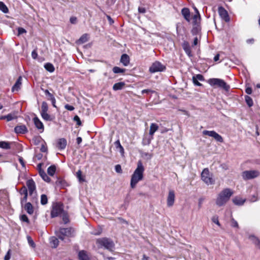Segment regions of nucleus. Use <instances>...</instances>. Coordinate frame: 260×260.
Segmentation results:
<instances>
[{
	"instance_id": "nucleus-1",
	"label": "nucleus",
	"mask_w": 260,
	"mask_h": 260,
	"mask_svg": "<svg viewBox=\"0 0 260 260\" xmlns=\"http://www.w3.org/2000/svg\"><path fill=\"white\" fill-rule=\"evenodd\" d=\"M233 191L229 188H226L220 191L215 200V204L218 207L224 206L230 200L233 194Z\"/></svg>"
},
{
	"instance_id": "nucleus-2",
	"label": "nucleus",
	"mask_w": 260,
	"mask_h": 260,
	"mask_svg": "<svg viewBox=\"0 0 260 260\" xmlns=\"http://www.w3.org/2000/svg\"><path fill=\"white\" fill-rule=\"evenodd\" d=\"M144 167L141 161L137 163V167L132 174L131 179V187L132 188L136 187L137 184L143 178Z\"/></svg>"
},
{
	"instance_id": "nucleus-3",
	"label": "nucleus",
	"mask_w": 260,
	"mask_h": 260,
	"mask_svg": "<svg viewBox=\"0 0 260 260\" xmlns=\"http://www.w3.org/2000/svg\"><path fill=\"white\" fill-rule=\"evenodd\" d=\"M96 244L99 248L104 247L110 251L113 250L114 243L112 240L107 238H99L96 240Z\"/></svg>"
},
{
	"instance_id": "nucleus-4",
	"label": "nucleus",
	"mask_w": 260,
	"mask_h": 260,
	"mask_svg": "<svg viewBox=\"0 0 260 260\" xmlns=\"http://www.w3.org/2000/svg\"><path fill=\"white\" fill-rule=\"evenodd\" d=\"M208 83L211 86L215 87H219L226 91L230 89V86L222 79L219 78H211L208 80Z\"/></svg>"
},
{
	"instance_id": "nucleus-5",
	"label": "nucleus",
	"mask_w": 260,
	"mask_h": 260,
	"mask_svg": "<svg viewBox=\"0 0 260 260\" xmlns=\"http://www.w3.org/2000/svg\"><path fill=\"white\" fill-rule=\"evenodd\" d=\"M74 230L71 228H60L56 232L57 236L61 240H63L65 237H71L74 236Z\"/></svg>"
},
{
	"instance_id": "nucleus-6",
	"label": "nucleus",
	"mask_w": 260,
	"mask_h": 260,
	"mask_svg": "<svg viewBox=\"0 0 260 260\" xmlns=\"http://www.w3.org/2000/svg\"><path fill=\"white\" fill-rule=\"evenodd\" d=\"M259 175V172L255 170L244 171L241 173L242 178L244 180L254 179L258 177Z\"/></svg>"
},
{
	"instance_id": "nucleus-7",
	"label": "nucleus",
	"mask_w": 260,
	"mask_h": 260,
	"mask_svg": "<svg viewBox=\"0 0 260 260\" xmlns=\"http://www.w3.org/2000/svg\"><path fill=\"white\" fill-rule=\"evenodd\" d=\"M202 180L208 185L214 183V180L212 178V175L210 173L208 169H204L201 174Z\"/></svg>"
},
{
	"instance_id": "nucleus-8",
	"label": "nucleus",
	"mask_w": 260,
	"mask_h": 260,
	"mask_svg": "<svg viewBox=\"0 0 260 260\" xmlns=\"http://www.w3.org/2000/svg\"><path fill=\"white\" fill-rule=\"evenodd\" d=\"M166 69L165 66L162 64L159 61H155L149 68V71L151 73H154L157 72H162Z\"/></svg>"
},
{
	"instance_id": "nucleus-9",
	"label": "nucleus",
	"mask_w": 260,
	"mask_h": 260,
	"mask_svg": "<svg viewBox=\"0 0 260 260\" xmlns=\"http://www.w3.org/2000/svg\"><path fill=\"white\" fill-rule=\"evenodd\" d=\"M63 211L62 206L58 204H55L53 205L52 209L51 212V216L52 218L58 216Z\"/></svg>"
},
{
	"instance_id": "nucleus-10",
	"label": "nucleus",
	"mask_w": 260,
	"mask_h": 260,
	"mask_svg": "<svg viewBox=\"0 0 260 260\" xmlns=\"http://www.w3.org/2000/svg\"><path fill=\"white\" fill-rule=\"evenodd\" d=\"M175 192L173 190H170L167 197V204L169 207L173 206L175 202Z\"/></svg>"
},
{
	"instance_id": "nucleus-11",
	"label": "nucleus",
	"mask_w": 260,
	"mask_h": 260,
	"mask_svg": "<svg viewBox=\"0 0 260 260\" xmlns=\"http://www.w3.org/2000/svg\"><path fill=\"white\" fill-rule=\"evenodd\" d=\"M33 122L36 128L39 131V132L41 133L43 132L44 130V125L38 117L35 116L33 118Z\"/></svg>"
},
{
	"instance_id": "nucleus-12",
	"label": "nucleus",
	"mask_w": 260,
	"mask_h": 260,
	"mask_svg": "<svg viewBox=\"0 0 260 260\" xmlns=\"http://www.w3.org/2000/svg\"><path fill=\"white\" fill-rule=\"evenodd\" d=\"M218 13L221 18L225 21L228 22L230 20L228 12L223 7H220L218 8Z\"/></svg>"
},
{
	"instance_id": "nucleus-13",
	"label": "nucleus",
	"mask_w": 260,
	"mask_h": 260,
	"mask_svg": "<svg viewBox=\"0 0 260 260\" xmlns=\"http://www.w3.org/2000/svg\"><path fill=\"white\" fill-rule=\"evenodd\" d=\"M26 185L28 187L30 194H32L36 190V185L35 182L32 179L28 180L26 182Z\"/></svg>"
},
{
	"instance_id": "nucleus-14",
	"label": "nucleus",
	"mask_w": 260,
	"mask_h": 260,
	"mask_svg": "<svg viewBox=\"0 0 260 260\" xmlns=\"http://www.w3.org/2000/svg\"><path fill=\"white\" fill-rule=\"evenodd\" d=\"M15 132L17 134H25L27 132V128L25 125H20L14 128Z\"/></svg>"
},
{
	"instance_id": "nucleus-15",
	"label": "nucleus",
	"mask_w": 260,
	"mask_h": 260,
	"mask_svg": "<svg viewBox=\"0 0 260 260\" xmlns=\"http://www.w3.org/2000/svg\"><path fill=\"white\" fill-rule=\"evenodd\" d=\"M181 14L184 17V19L188 22L190 20V13L189 9L184 8L181 10Z\"/></svg>"
},
{
	"instance_id": "nucleus-16",
	"label": "nucleus",
	"mask_w": 260,
	"mask_h": 260,
	"mask_svg": "<svg viewBox=\"0 0 260 260\" xmlns=\"http://www.w3.org/2000/svg\"><path fill=\"white\" fill-rule=\"evenodd\" d=\"M22 77L20 76L17 80L16 83L13 85L12 88L13 92L17 91L20 89L21 85L22 84Z\"/></svg>"
},
{
	"instance_id": "nucleus-17",
	"label": "nucleus",
	"mask_w": 260,
	"mask_h": 260,
	"mask_svg": "<svg viewBox=\"0 0 260 260\" xmlns=\"http://www.w3.org/2000/svg\"><path fill=\"white\" fill-rule=\"evenodd\" d=\"M67 145V141L64 138L60 139L57 143V147L59 149H64Z\"/></svg>"
},
{
	"instance_id": "nucleus-18",
	"label": "nucleus",
	"mask_w": 260,
	"mask_h": 260,
	"mask_svg": "<svg viewBox=\"0 0 260 260\" xmlns=\"http://www.w3.org/2000/svg\"><path fill=\"white\" fill-rule=\"evenodd\" d=\"M17 118V116L16 113H10L6 116H2L0 117L1 119H7L8 121H11L12 120L15 119Z\"/></svg>"
},
{
	"instance_id": "nucleus-19",
	"label": "nucleus",
	"mask_w": 260,
	"mask_h": 260,
	"mask_svg": "<svg viewBox=\"0 0 260 260\" xmlns=\"http://www.w3.org/2000/svg\"><path fill=\"white\" fill-rule=\"evenodd\" d=\"M78 256L80 260H90L87 252L84 250L80 251L79 252Z\"/></svg>"
},
{
	"instance_id": "nucleus-20",
	"label": "nucleus",
	"mask_w": 260,
	"mask_h": 260,
	"mask_svg": "<svg viewBox=\"0 0 260 260\" xmlns=\"http://www.w3.org/2000/svg\"><path fill=\"white\" fill-rule=\"evenodd\" d=\"M120 61L124 66H127L129 63L128 55L126 54H122L121 57Z\"/></svg>"
},
{
	"instance_id": "nucleus-21",
	"label": "nucleus",
	"mask_w": 260,
	"mask_h": 260,
	"mask_svg": "<svg viewBox=\"0 0 260 260\" xmlns=\"http://www.w3.org/2000/svg\"><path fill=\"white\" fill-rule=\"evenodd\" d=\"M158 129V126L157 124L152 123L150 126L149 135L152 137L154 133Z\"/></svg>"
},
{
	"instance_id": "nucleus-22",
	"label": "nucleus",
	"mask_w": 260,
	"mask_h": 260,
	"mask_svg": "<svg viewBox=\"0 0 260 260\" xmlns=\"http://www.w3.org/2000/svg\"><path fill=\"white\" fill-rule=\"evenodd\" d=\"M114 144H115V146L116 149L119 150L121 155L122 156H123L124 153V150L123 147L122 146V145H121V144L120 143V141L119 140H117L114 143Z\"/></svg>"
},
{
	"instance_id": "nucleus-23",
	"label": "nucleus",
	"mask_w": 260,
	"mask_h": 260,
	"mask_svg": "<svg viewBox=\"0 0 260 260\" xmlns=\"http://www.w3.org/2000/svg\"><path fill=\"white\" fill-rule=\"evenodd\" d=\"M233 202L235 205L241 206L242 205L245 203V200L241 198L237 197L233 199Z\"/></svg>"
},
{
	"instance_id": "nucleus-24",
	"label": "nucleus",
	"mask_w": 260,
	"mask_h": 260,
	"mask_svg": "<svg viewBox=\"0 0 260 260\" xmlns=\"http://www.w3.org/2000/svg\"><path fill=\"white\" fill-rule=\"evenodd\" d=\"M24 208L26 211V212L29 214H31L34 212L33 207L30 203H27L25 205Z\"/></svg>"
},
{
	"instance_id": "nucleus-25",
	"label": "nucleus",
	"mask_w": 260,
	"mask_h": 260,
	"mask_svg": "<svg viewBox=\"0 0 260 260\" xmlns=\"http://www.w3.org/2000/svg\"><path fill=\"white\" fill-rule=\"evenodd\" d=\"M249 239L253 243V244L260 249V241L256 237L251 235L249 237Z\"/></svg>"
},
{
	"instance_id": "nucleus-26",
	"label": "nucleus",
	"mask_w": 260,
	"mask_h": 260,
	"mask_svg": "<svg viewBox=\"0 0 260 260\" xmlns=\"http://www.w3.org/2000/svg\"><path fill=\"white\" fill-rule=\"evenodd\" d=\"M124 85H125V83L122 82L116 83L113 85V89L115 91L118 90H120V89H122V88L124 87Z\"/></svg>"
},
{
	"instance_id": "nucleus-27",
	"label": "nucleus",
	"mask_w": 260,
	"mask_h": 260,
	"mask_svg": "<svg viewBox=\"0 0 260 260\" xmlns=\"http://www.w3.org/2000/svg\"><path fill=\"white\" fill-rule=\"evenodd\" d=\"M42 178L46 182H49L51 180L50 178L47 176L44 171H40L39 173Z\"/></svg>"
},
{
	"instance_id": "nucleus-28",
	"label": "nucleus",
	"mask_w": 260,
	"mask_h": 260,
	"mask_svg": "<svg viewBox=\"0 0 260 260\" xmlns=\"http://www.w3.org/2000/svg\"><path fill=\"white\" fill-rule=\"evenodd\" d=\"M183 48L185 53L188 55H191V50L190 47L187 43H184L183 45Z\"/></svg>"
},
{
	"instance_id": "nucleus-29",
	"label": "nucleus",
	"mask_w": 260,
	"mask_h": 260,
	"mask_svg": "<svg viewBox=\"0 0 260 260\" xmlns=\"http://www.w3.org/2000/svg\"><path fill=\"white\" fill-rule=\"evenodd\" d=\"M44 68L48 72L52 73L54 71V67L52 64L50 63H47L44 65Z\"/></svg>"
},
{
	"instance_id": "nucleus-30",
	"label": "nucleus",
	"mask_w": 260,
	"mask_h": 260,
	"mask_svg": "<svg viewBox=\"0 0 260 260\" xmlns=\"http://www.w3.org/2000/svg\"><path fill=\"white\" fill-rule=\"evenodd\" d=\"M56 171V167L54 165L50 166L47 169L48 174L52 176Z\"/></svg>"
},
{
	"instance_id": "nucleus-31",
	"label": "nucleus",
	"mask_w": 260,
	"mask_h": 260,
	"mask_svg": "<svg viewBox=\"0 0 260 260\" xmlns=\"http://www.w3.org/2000/svg\"><path fill=\"white\" fill-rule=\"evenodd\" d=\"M0 148L9 149L10 148V143L5 141L0 142Z\"/></svg>"
},
{
	"instance_id": "nucleus-32",
	"label": "nucleus",
	"mask_w": 260,
	"mask_h": 260,
	"mask_svg": "<svg viewBox=\"0 0 260 260\" xmlns=\"http://www.w3.org/2000/svg\"><path fill=\"white\" fill-rule=\"evenodd\" d=\"M212 138H214L216 141L219 142H223V141L222 137L216 132H214Z\"/></svg>"
},
{
	"instance_id": "nucleus-33",
	"label": "nucleus",
	"mask_w": 260,
	"mask_h": 260,
	"mask_svg": "<svg viewBox=\"0 0 260 260\" xmlns=\"http://www.w3.org/2000/svg\"><path fill=\"white\" fill-rule=\"evenodd\" d=\"M58 240L55 237H52L50 239V243L52 247L56 248L58 245Z\"/></svg>"
},
{
	"instance_id": "nucleus-34",
	"label": "nucleus",
	"mask_w": 260,
	"mask_h": 260,
	"mask_svg": "<svg viewBox=\"0 0 260 260\" xmlns=\"http://www.w3.org/2000/svg\"><path fill=\"white\" fill-rule=\"evenodd\" d=\"M48 110V104L45 102H43L41 105V109L40 111V113L47 112Z\"/></svg>"
},
{
	"instance_id": "nucleus-35",
	"label": "nucleus",
	"mask_w": 260,
	"mask_h": 260,
	"mask_svg": "<svg viewBox=\"0 0 260 260\" xmlns=\"http://www.w3.org/2000/svg\"><path fill=\"white\" fill-rule=\"evenodd\" d=\"M88 40V35L87 34H84L80 38L78 41V43L83 44L86 42Z\"/></svg>"
},
{
	"instance_id": "nucleus-36",
	"label": "nucleus",
	"mask_w": 260,
	"mask_h": 260,
	"mask_svg": "<svg viewBox=\"0 0 260 260\" xmlns=\"http://www.w3.org/2000/svg\"><path fill=\"white\" fill-rule=\"evenodd\" d=\"M41 115L43 119L46 121H51L52 118L51 116L47 112L41 113Z\"/></svg>"
},
{
	"instance_id": "nucleus-37",
	"label": "nucleus",
	"mask_w": 260,
	"mask_h": 260,
	"mask_svg": "<svg viewBox=\"0 0 260 260\" xmlns=\"http://www.w3.org/2000/svg\"><path fill=\"white\" fill-rule=\"evenodd\" d=\"M194 10L196 12V14L195 15H194V16H193V20L194 22L195 23H197L198 22V21L200 20V16L199 12L198 10H197V9L196 8H194Z\"/></svg>"
},
{
	"instance_id": "nucleus-38",
	"label": "nucleus",
	"mask_w": 260,
	"mask_h": 260,
	"mask_svg": "<svg viewBox=\"0 0 260 260\" xmlns=\"http://www.w3.org/2000/svg\"><path fill=\"white\" fill-rule=\"evenodd\" d=\"M245 100L247 104L249 107H251L253 105V101L250 96L248 95L245 96Z\"/></svg>"
},
{
	"instance_id": "nucleus-39",
	"label": "nucleus",
	"mask_w": 260,
	"mask_h": 260,
	"mask_svg": "<svg viewBox=\"0 0 260 260\" xmlns=\"http://www.w3.org/2000/svg\"><path fill=\"white\" fill-rule=\"evenodd\" d=\"M0 10L6 13L8 12V9L3 2H0Z\"/></svg>"
},
{
	"instance_id": "nucleus-40",
	"label": "nucleus",
	"mask_w": 260,
	"mask_h": 260,
	"mask_svg": "<svg viewBox=\"0 0 260 260\" xmlns=\"http://www.w3.org/2000/svg\"><path fill=\"white\" fill-rule=\"evenodd\" d=\"M41 140H42V139L40 136L34 137L32 139V142L35 145H38Z\"/></svg>"
},
{
	"instance_id": "nucleus-41",
	"label": "nucleus",
	"mask_w": 260,
	"mask_h": 260,
	"mask_svg": "<svg viewBox=\"0 0 260 260\" xmlns=\"http://www.w3.org/2000/svg\"><path fill=\"white\" fill-rule=\"evenodd\" d=\"M48 202V199L45 194H42L41 197V203L44 205H46Z\"/></svg>"
},
{
	"instance_id": "nucleus-42",
	"label": "nucleus",
	"mask_w": 260,
	"mask_h": 260,
	"mask_svg": "<svg viewBox=\"0 0 260 260\" xmlns=\"http://www.w3.org/2000/svg\"><path fill=\"white\" fill-rule=\"evenodd\" d=\"M125 71V69H122L118 67H115L113 68V71L114 73H123Z\"/></svg>"
},
{
	"instance_id": "nucleus-43",
	"label": "nucleus",
	"mask_w": 260,
	"mask_h": 260,
	"mask_svg": "<svg viewBox=\"0 0 260 260\" xmlns=\"http://www.w3.org/2000/svg\"><path fill=\"white\" fill-rule=\"evenodd\" d=\"M215 131H207L205 130L203 131V135L204 136H208L209 137H212V135L214 134Z\"/></svg>"
},
{
	"instance_id": "nucleus-44",
	"label": "nucleus",
	"mask_w": 260,
	"mask_h": 260,
	"mask_svg": "<svg viewBox=\"0 0 260 260\" xmlns=\"http://www.w3.org/2000/svg\"><path fill=\"white\" fill-rule=\"evenodd\" d=\"M211 220L213 222L216 224L218 226L220 227L221 226L220 223L218 220V217L217 215L213 216L211 218Z\"/></svg>"
},
{
	"instance_id": "nucleus-45",
	"label": "nucleus",
	"mask_w": 260,
	"mask_h": 260,
	"mask_svg": "<svg viewBox=\"0 0 260 260\" xmlns=\"http://www.w3.org/2000/svg\"><path fill=\"white\" fill-rule=\"evenodd\" d=\"M62 218L63 222L66 224L69 222V216L67 213H63Z\"/></svg>"
},
{
	"instance_id": "nucleus-46",
	"label": "nucleus",
	"mask_w": 260,
	"mask_h": 260,
	"mask_svg": "<svg viewBox=\"0 0 260 260\" xmlns=\"http://www.w3.org/2000/svg\"><path fill=\"white\" fill-rule=\"evenodd\" d=\"M76 176L80 182L84 181V179L82 177V172L80 170L77 171Z\"/></svg>"
},
{
	"instance_id": "nucleus-47",
	"label": "nucleus",
	"mask_w": 260,
	"mask_h": 260,
	"mask_svg": "<svg viewBox=\"0 0 260 260\" xmlns=\"http://www.w3.org/2000/svg\"><path fill=\"white\" fill-rule=\"evenodd\" d=\"M27 241H28L29 245L31 247L34 248L35 247L36 245H35V243H34L33 240L31 239V238L30 236H27Z\"/></svg>"
},
{
	"instance_id": "nucleus-48",
	"label": "nucleus",
	"mask_w": 260,
	"mask_h": 260,
	"mask_svg": "<svg viewBox=\"0 0 260 260\" xmlns=\"http://www.w3.org/2000/svg\"><path fill=\"white\" fill-rule=\"evenodd\" d=\"M19 192L21 195L28 194L27 188L24 186L20 189Z\"/></svg>"
},
{
	"instance_id": "nucleus-49",
	"label": "nucleus",
	"mask_w": 260,
	"mask_h": 260,
	"mask_svg": "<svg viewBox=\"0 0 260 260\" xmlns=\"http://www.w3.org/2000/svg\"><path fill=\"white\" fill-rule=\"evenodd\" d=\"M20 219L22 221L25 222L27 223H29V219H28V217H27V216L26 215H24V214L20 216Z\"/></svg>"
},
{
	"instance_id": "nucleus-50",
	"label": "nucleus",
	"mask_w": 260,
	"mask_h": 260,
	"mask_svg": "<svg viewBox=\"0 0 260 260\" xmlns=\"http://www.w3.org/2000/svg\"><path fill=\"white\" fill-rule=\"evenodd\" d=\"M44 93H45V95H46L48 96V100H50V99H51V98H52L54 97V96H53V95L52 93H51L49 91V90H47V89H46V90H44Z\"/></svg>"
},
{
	"instance_id": "nucleus-51",
	"label": "nucleus",
	"mask_w": 260,
	"mask_h": 260,
	"mask_svg": "<svg viewBox=\"0 0 260 260\" xmlns=\"http://www.w3.org/2000/svg\"><path fill=\"white\" fill-rule=\"evenodd\" d=\"M192 78H194L195 79H197V80H200V81L204 80V77L201 74L196 75V76H193Z\"/></svg>"
},
{
	"instance_id": "nucleus-52",
	"label": "nucleus",
	"mask_w": 260,
	"mask_h": 260,
	"mask_svg": "<svg viewBox=\"0 0 260 260\" xmlns=\"http://www.w3.org/2000/svg\"><path fill=\"white\" fill-rule=\"evenodd\" d=\"M115 171L117 173H122V169H121V166L120 165H116L115 167Z\"/></svg>"
},
{
	"instance_id": "nucleus-53",
	"label": "nucleus",
	"mask_w": 260,
	"mask_h": 260,
	"mask_svg": "<svg viewBox=\"0 0 260 260\" xmlns=\"http://www.w3.org/2000/svg\"><path fill=\"white\" fill-rule=\"evenodd\" d=\"M40 150L42 152H43L47 151V148L45 142H44V144H42L41 148Z\"/></svg>"
},
{
	"instance_id": "nucleus-54",
	"label": "nucleus",
	"mask_w": 260,
	"mask_h": 260,
	"mask_svg": "<svg viewBox=\"0 0 260 260\" xmlns=\"http://www.w3.org/2000/svg\"><path fill=\"white\" fill-rule=\"evenodd\" d=\"M11 250H9L4 257V260H10L11 258Z\"/></svg>"
},
{
	"instance_id": "nucleus-55",
	"label": "nucleus",
	"mask_w": 260,
	"mask_h": 260,
	"mask_svg": "<svg viewBox=\"0 0 260 260\" xmlns=\"http://www.w3.org/2000/svg\"><path fill=\"white\" fill-rule=\"evenodd\" d=\"M231 225L233 227L238 228V222L234 219H232L231 220Z\"/></svg>"
},
{
	"instance_id": "nucleus-56",
	"label": "nucleus",
	"mask_w": 260,
	"mask_h": 260,
	"mask_svg": "<svg viewBox=\"0 0 260 260\" xmlns=\"http://www.w3.org/2000/svg\"><path fill=\"white\" fill-rule=\"evenodd\" d=\"M64 108L68 110H69V111H73L74 110V107L73 106H71V105H68V104H67L65 105L64 106Z\"/></svg>"
},
{
	"instance_id": "nucleus-57",
	"label": "nucleus",
	"mask_w": 260,
	"mask_h": 260,
	"mask_svg": "<svg viewBox=\"0 0 260 260\" xmlns=\"http://www.w3.org/2000/svg\"><path fill=\"white\" fill-rule=\"evenodd\" d=\"M18 35H21L23 33H25L26 31L25 29L22 27H19L18 28Z\"/></svg>"
},
{
	"instance_id": "nucleus-58",
	"label": "nucleus",
	"mask_w": 260,
	"mask_h": 260,
	"mask_svg": "<svg viewBox=\"0 0 260 260\" xmlns=\"http://www.w3.org/2000/svg\"><path fill=\"white\" fill-rule=\"evenodd\" d=\"M142 94L144 93H154V91L150 90V89H144L141 91Z\"/></svg>"
},
{
	"instance_id": "nucleus-59",
	"label": "nucleus",
	"mask_w": 260,
	"mask_h": 260,
	"mask_svg": "<svg viewBox=\"0 0 260 260\" xmlns=\"http://www.w3.org/2000/svg\"><path fill=\"white\" fill-rule=\"evenodd\" d=\"M70 21L72 24H76L77 23V18L76 17H71Z\"/></svg>"
},
{
	"instance_id": "nucleus-60",
	"label": "nucleus",
	"mask_w": 260,
	"mask_h": 260,
	"mask_svg": "<svg viewBox=\"0 0 260 260\" xmlns=\"http://www.w3.org/2000/svg\"><path fill=\"white\" fill-rule=\"evenodd\" d=\"M24 197L21 200V204L23 205V203L26 202L27 198V194L23 195Z\"/></svg>"
},
{
	"instance_id": "nucleus-61",
	"label": "nucleus",
	"mask_w": 260,
	"mask_h": 260,
	"mask_svg": "<svg viewBox=\"0 0 260 260\" xmlns=\"http://www.w3.org/2000/svg\"><path fill=\"white\" fill-rule=\"evenodd\" d=\"M192 81L194 83V85H197V86H200L202 85V84H201L199 81L198 80H197V79H195L194 78H192Z\"/></svg>"
},
{
	"instance_id": "nucleus-62",
	"label": "nucleus",
	"mask_w": 260,
	"mask_h": 260,
	"mask_svg": "<svg viewBox=\"0 0 260 260\" xmlns=\"http://www.w3.org/2000/svg\"><path fill=\"white\" fill-rule=\"evenodd\" d=\"M138 11L140 13H145L146 12V9L144 7H139Z\"/></svg>"
},
{
	"instance_id": "nucleus-63",
	"label": "nucleus",
	"mask_w": 260,
	"mask_h": 260,
	"mask_svg": "<svg viewBox=\"0 0 260 260\" xmlns=\"http://www.w3.org/2000/svg\"><path fill=\"white\" fill-rule=\"evenodd\" d=\"M74 120H75L77 122V124L78 125H81V122L79 117L78 116H77V115L75 116L74 118Z\"/></svg>"
},
{
	"instance_id": "nucleus-64",
	"label": "nucleus",
	"mask_w": 260,
	"mask_h": 260,
	"mask_svg": "<svg viewBox=\"0 0 260 260\" xmlns=\"http://www.w3.org/2000/svg\"><path fill=\"white\" fill-rule=\"evenodd\" d=\"M252 91V88L249 87H247L245 89V91H246V93H247L248 94H251Z\"/></svg>"
}]
</instances>
